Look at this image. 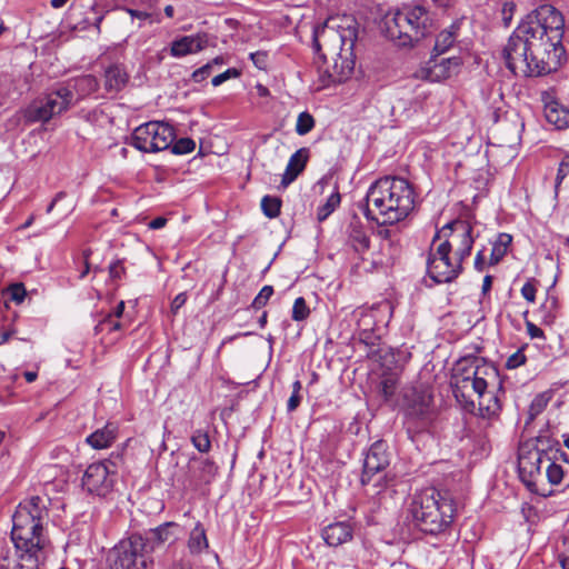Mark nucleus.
<instances>
[{"instance_id": "obj_1", "label": "nucleus", "mask_w": 569, "mask_h": 569, "mask_svg": "<svg viewBox=\"0 0 569 569\" xmlns=\"http://www.w3.org/2000/svg\"><path fill=\"white\" fill-rule=\"evenodd\" d=\"M565 19L551 4H541L518 24L502 49L506 67L515 74L539 77L559 68Z\"/></svg>"}, {"instance_id": "obj_2", "label": "nucleus", "mask_w": 569, "mask_h": 569, "mask_svg": "<svg viewBox=\"0 0 569 569\" xmlns=\"http://www.w3.org/2000/svg\"><path fill=\"white\" fill-rule=\"evenodd\" d=\"M46 518L48 510L40 497H31L17 507L11 530L17 560L11 559L6 541L0 540V569H40L48 546L43 533Z\"/></svg>"}, {"instance_id": "obj_3", "label": "nucleus", "mask_w": 569, "mask_h": 569, "mask_svg": "<svg viewBox=\"0 0 569 569\" xmlns=\"http://www.w3.org/2000/svg\"><path fill=\"white\" fill-rule=\"evenodd\" d=\"M358 38L355 20L329 18L312 31V48L318 54L323 87L347 80L355 68V44Z\"/></svg>"}, {"instance_id": "obj_4", "label": "nucleus", "mask_w": 569, "mask_h": 569, "mask_svg": "<svg viewBox=\"0 0 569 569\" xmlns=\"http://www.w3.org/2000/svg\"><path fill=\"white\" fill-rule=\"evenodd\" d=\"M415 191L408 180L386 176L368 189L361 204L368 220L379 224H395L406 219L415 208Z\"/></svg>"}, {"instance_id": "obj_5", "label": "nucleus", "mask_w": 569, "mask_h": 569, "mask_svg": "<svg viewBox=\"0 0 569 569\" xmlns=\"http://www.w3.org/2000/svg\"><path fill=\"white\" fill-rule=\"evenodd\" d=\"M497 379L498 370L495 366L477 358L460 360L453 375V395L469 410L475 408L471 393L477 395L481 417L490 419L501 410L498 396L487 392L489 385Z\"/></svg>"}, {"instance_id": "obj_6", "label": "nucleus", "mask_w": 569, "mask_h": 569, "mask_svg": "<svg viewBox=\"0 0 569 569\" xmlns=\"http://www.w3.org/2000/svg\"><path fill=\"white\" fill-rule=\"evenodd\" d=\"M408 516L421 532L437 536L452 523L453 506L438 491L427 489L413 495L408 507Z\"/></svg>"}, {"instance_id": "obj_7", "label": "nucleus", "mask_w": 569, "mask_h": 569, "mask_svg": "<svg viewBox=\"0 0 569 569\" xmlns=\"http://www.w3.org/2000/svg\"><path fill=\"white\" fill-rule=\"evenodd\" d=\"M432 24L431 13L419 4L389 12L383 19L386 36L399 46L418 42L431 32Z\"/></svg>"}, {"instance_id": "obj_8", "label": "nucleus", "mask_w": 569, "mask_h": 569, "mask_svg": "<svg viewBox=\"0 0 569 569\" xmlns=\"http://www.w3.org/2000/svg\"><path fill=\"white\" fill-rule=\"evenodd\" d=\"M392 313L390 302L382 301L370 308L361 307L353 311L357 328L355 335L366 347L375 348L380 345L385 328Z\"/></svg>"}, {"instance_id": "obj_9", "label": "nucleus", "mask_w": 569, "mask_h": 569, "mask_svg": "<svg viewBox=\"0 0 569 569\" xmlns=\"http://www.w3.org/2000/svg\"><path fill=\"white\" fill-rule=\"evenodd\" d=\"M403 410L406 430L412 440L428 431L436 419L432 396L423 388H412L405 395Z\"/></svg>"}, {"instance_id": "obj_10", "label": "nucleus", "mask_w": 569, "mask_h": 569, "mask_svg": "<svg viewBox=\"0 0 569 569\" xmlns=\"http://www.w3.org/2000/svg\"><path fill=\"white\" fill-rule=\"evenodd\" d=\"M555 446H558L557 441L546 436H539L533 448H520L518 469L528 488L532 489L536 485V477L541 475V468L549 461Z\"/></svg>"}, {"instance_id": "obj_11", "label": "nucleus", "mask_w": 569, "mask_h": 569, "mask_svg": "<svg viewBox=\"0 0 569 569\" xmlns=\"http://www.w3.org/2000/svg\"><path fill=\"white\" fill-rule=\"evenodd\" d=\"M174 137V129L169 123L150 121L134 129L131 146L142 152H158L168 149Z\"/></svg>"}, {"instance_id": "obj_12", "label": "nucleus", "mask_w": 569, "mask_h": 569, "mask_svg": "<svg viewBox=\"0 0 569 569\" xmlns=\"http://www.w3.org/2000/svg\"><path fill=\"white\" fill-rule=\"evenodd\" d=\"M462 263L455 254L451 257L450 244L448 240H443L436 249L431 247L427 259V272L436 283H449L461 274Z\"/></svg>"}, {"instance_id": "obj_13", "label": "nucleus", "mask_w": 569, "mask_h": 569, "mask_svg": "<svg viewBox=\"0 0 569 569\" xmlns=\"http://www.w3.org/2000/svg\"><path fill=\"white\" fill-rule=\"evenodd\" d=\"M390 463L388 445L383 440L375 441L365 455L362 473L360 482L362 486L372 485L376 490L373 493H380L386 487L385 470Z\"/></svg>"}, {"instance_id": "obj_14", "label": "nucleus", "mask_w": 569, "mask_h": 569, "mask_svg": "<svg viewBox=\"0 0 569 569\" xmlns=\"http://www.w3.org/2000/svg\"><path fill=\"white\" fill-rule=\"evenodd\" d=\"M473 228L467 220H453L445 224L438 230L432 239V244L440 239L448 240L450 251L455 250V256L465 261L471 253L475 237Z\"/></svg>"}, {"instance_id": "obj_15", "label": "nucleus", "mask_w": 569, "mask_h": 569, "mask_svg": "<svg viewBox=\"0 0 569 569\" xmlns=\"http://www.w3.org/2000/svg\"><path fill=\"white\" fill-rule=\"evenodd\" d=\"M146 542L142 536L132 535L128 539L121 540L110 551V561L112 569H139L144 567Z\"/></svg>"}, {"instance_id": "obj_16", "label": "nucleus", "mask_w": 569, "mask_h": 569, "mask_svg": "<svg viewBox=\"0 0 569 569\" xmlns=\"http://www.w3.org/2000/svg\"><path fill=\"white\" fill-rule=\"evenodd\" d=\"M116 482V470L108 461L93 462L87 467L81 479L82 489L90 495L106 497Z\"/></svg>"}, {"instance_id": "obj_17", "label": "nucleus", "mask_w": 569, "mask_h": 569, "mask_svg": "<svg viewBox=\"0 0 569 569\" xmlns=\"http://www.w3.org/2000/svg\"><path fill=\"white\" fill-rule=\"evenodd\" d=\"M460 66L461 59L458 57L439 59L436 54L427 63L426 78L432 82L442 81L457 73Z\"/></svg>"}, {"instance_id": "obj_18", "label": "nucleus", "mask_w": 569, "mask_h": 569, "mask_svg": "<svg viewBox=\"0 0 569 569\" xmlns=\"http://www.w3.org/2000/svg\"><path fill=\"white\" fill-rule=\"evenodd\" d=\"M209 46V37L206 33L183 36L171 43L172 57L181 58L190 53L202 51Z\"/></svg>"}, {"instance_id": "obj_19", "label": "nucleus", "mask_w": 569, "mask_h": 569, "mask_svg": "<svg viewBox=\"0 0 569 569\" xmlns=\"http://www.w3.org/2000/svg\"><path fill=\"white\" fill-rule=\"evenodd\" d=\"M347 244L358 254L366 253L370 248V236L366 226L358 217H353L346 230Z\"/></svg>"}, {"instance_id": "obj_20", "label": "nucleus", "mask_w": 569, "mask_h": 569, "mask_svg": "<svg viewBox=\"0 0 569 569\" xmlns=\"http://www.w3.org/2000/svg\"><path fill=\"white\" fill-rule=\"evenodd\" d=\"M64 88L69 89L72 96L73 106L79 101L91 96L99 89V81L92 74H84L67 82H63Z\"/></svg>"}, {"instance_id": "obj_21", "label": "nucleus", "mask_w": 569, "mask_h": 569, "mask_svg": "<svg viewBox=\"0 0 569 569\" xmlns=\"http://www.w3.org/2000/svg\"><path fill=\"white\" fill-rule=\"evenodd\" d=\"M321 537L330 547H338L353 537V528L349 521H337L326 526L321 531Z\"/></svg>"}, {"instance_id": "obj_22", "label": "nucleus", "mask_w": 569, "mask_h": 569, "mask_svg": "<svg viewBox=\"0 0 569 569\" xmlns=\"http://www.w3.org/2000/svg\"><path fill=\"white\" fill-rule=\"evenodd\" d=\"M129 73L122 63H111L104 69L103 87L109 93H118L129 82Z\"/></svg>"}, {"instance_id": "obj_23", "label": "nucleus", "mask_w": 569, "mask_h": 569, "mask_svg": "<svg viewBox=\"0 0 569 569\" xmlns=\"http://www.w3.org/2000/svg\"><path fill=\"white\" fill-rule=\"evenodd\" d=\"M309 157L310 150L306 147L298 149L295 153L291 154L281 179V186L283 188H287L290 183H292L305 170Z\"/></svg>"}, {"instance_id": "obj_24", "label": "nucleus", "mask_w": 569, "mask_h": 569, "mask_svg": "<svg viewBox=\"0 0 569 569\" xmlns=\"http://www.w3.org/2000/svg\"><path fill=\"white\" fill-rule=\"evenodd\" d=\"M42 97L46 100V106L49 107L51 112L53 111L56 116L66 112L73 106V98L69 89L64 88L63 83L58 84Z\"/></svg>"}, {"instance_id": "obj_25", "label": "nucleus", "mask_w": 569, "mask_h": 569, "mask_svg": "<svg viewBox=\"0 0 569 569\" xmlns=\"http://www.w3.org/2000/svg\"><path fill=\"white\" fill-rule=\"evenodd\" d=\"M117 438V426L108 422L103 428L97 429L94 432L89 435L86 442L93 449H106L109 448Z\"/></svg>"}, {"instance_id": "obj_26", "label": "nucleus", "mask_w": 569, "mask_h": 569, "mask_svg": "<svg viewBox=\"0 0 569 569\" xmlns=\"http://www.w3.org/2000/svg\"><path fill=\"white\" fill-rule=\"evenodd\" d=\"M565 457L566 452L559 448V445L555 446L549 461L546 463V477L548 482L552 486H558L563 480L565 470L562 466L557 462V460Z\"/></svg>"}, {"instance_id": "obj_27", "label": "nucleus", "mask_w": 569, "mask_h": 569, "mask_svg": "<svg viewBox=\"0 0 569 569\" xmlns=\"http://www.w3.org/2000/svg\"><path fill=\"white\" fill-rule=\"evenodd\" d=\"M460 22L455 21L448 29L442 30L436 38L433 51L437 56L446 53L456 42Z\"/></svg>"}, {"instance_id": "obj_28", "label": "nucleus", "mask_w": 569, "mask_h": 569, "mask_svg": "<svg viewBox=\"0 0 569 569\" xmlns=\"http://www.w3.org/2000/svg\"><path fill=\"white\" fill-rule=\"evenodd\" d=\"M26 117L31 122H48L56 114L46 106L44 98L40 97L27 108Z\"/></svg>"}, {"instance_id": "obj_29", "label": "nucleus", "mask_w": 569, "mask_h": 569, "mask_svg": "<svg viewBox=\"0 0 569 569\" xmlns=\"http://www.w3.org/2000/svg\"><path fill=\"white\" fill-rule=\"evenodd\" d=\"M512 242V237L509 233L501 232L492 242L491 254L489 259L490 266L498 264L507 254L508 248Z\"/></svg>"}, {"instance_id": "obj_30", "label": "nucleus", "mask_w": 569, "mask_h": 569, "mask_svg": "<svg viewBox=\"0 0 569 569\" xmlns=\"http://www.w3.org/2000/svg\"><path fill=\"white\" fill-rule=\"evenodd\" d=\"M208 539L206 536L204 528L200 522H197L194 528L191 530L188 539V548L191 553H200L208 548Z\"/></svg>"}, {"instance_id": "obj_31", "label": "nucleus", "mask_w": 569, "mask_h": 569, "mask_svg": "<svg viewBox=\"0 0 569 569\" xmlns=\"http://www.w3.org/2000/svg\"><path fill=\"white\" fill-rule=\"evenodd\" d=\"M541 315V323L551 326L559 315V301L555 296H548L539 308Z\"/></svg>"}, {"instance_id": "obj_32", "label": "nucleus", "mask_w": 569, "mask_h": 569, "mask_svg": "<svg viewBox=\"0 0 569 569\" xmlns=\"http://www.w3.org/2000/svg\"><path fill=\"white\" fill-rule=\"evenodd\" d=\"M547 121L556 129L569 127V110L563 107H549L546 109Z\"/></svg>"}, {"instance_id": "obj_33", "label": "nucleus", "mask_w": 569, "mask_h": 569, "mask_svg": "<svg viewBox=\"0 0 569 569\" xmlns=\"http://www.w3.org/2000/svg\"><path fill=\"white\" fill-rule=\"evenodd\" d=\"M192 446L201 453H208L211 450V440L204 429H196L190 437Z\"/></svg>"}, {"instance_id": "obj_34", "label": "nucleus", "mask_w": 569, "mask_h": 569, "mask_svg": "<svg viewBox=\"0 0 569 569\" xmlns=\"http://www.w3.org/2000/svg\"><path fill=\"white\" fill-rule=\"evenodd\" d=\"M341 197L339 192L331 193L326 202L318 208L317 218L319 221L326 220L340 204Z\"/></svg>"}, {"instance_id": "obj_35", "label": "nucleus", "mask_w": 569, "mask_h": 569, "mask_svg": "<svg viewBox=\"0 0 569 569\" xmlns=\"http://www.w3.org/2000/svg\"><path fill=\"white\" fill-rule=\"evenodd\" d=\"M569 188V154L565 156L561 162L559 163L555 189L558 192L560 189Z\"/></svg>"}, {"instance_id": "obj_36", "label": "nucleus", "mask_w": 569, "mask_h": 569, "mask_svg": "<svg viewBox=\"0 0 569 569\" xmlns=\"http://www.w3.org/2000/svg\"><path fill=\"white\" fill-rule=\"evenodd\" d=\"M281 199L272 196H264L261 199V210L266 217L273 219L280 214Z\"/></svg>"}, {"instance_id": "obj_37", "label": "nucleus", "mask_w": 569, "mask_h": 569, "mask_svg": "<svg viewBox=\"0 0 569 569\" xmlns=\"http://www.w3.org/2000/svg\"><path fill=\"white\" fill-rule=\"evenodd\" d=\"M315 118L307 111L298 114L296 123V132L299 136H306L315 128Z\"/></svg>"}, {"instance_id": "obj_38", "label": "nucleus", "mask_w": 569, "mask_h": 569, "mask_svg": "<svg viewBox=\"0 0 569 569\" xmlns=\"http://www.w3.org/2000/svg\"><path fill=\"white\" fill-rule=\"evenodd\" d=\"M177 527L178 525L174 522L162 523L159 527L150 530L151 539L156 540L158 543H163L168 541L172 536L170 530Z\"/></svg>"}, {"instance_id": "obj_39", "label": "nucleus", "mask_w": 569, "mask_h": 569, "mask_svg": "<svg viewBox=\"0 0 569 569\" xmlns=\"http://www.w3.org/2000/svg\"><path fill=\"white\" fill-rule=\"evenodd\" d=\"M548 402L549 397H547L546 393L537 395L529 406V419L533 420L537 416H539L547 408Z\"/></svg>"}, {"instance_id": "obj_40", "label": "nucleus", "mask_w": 569, "mask_h": 569, "mask_svg": "<svg viewBox=\"0 0 569 569\" xmlns=\"http://www.w3.org/2000/svg\"><path fill=\"white\" fill-rule=\"evenodd\" d=\"M309 315H310V309L307 306L305 298H302V297L297 298L293 302L291 318L295 321H303L309 317Z\"/></svg>"}, {"instance_id": "obj_41", "label": "nucleus", "mask_w": 569, "mask_h": 569, "mask_svg": "<svg viewBox=\"0 0 569 569\" xmlns=\"http://www.w3.org/2000/svg\"><path fill=\"white\" fill-rule=\"evenodd\" d=\"M172 152L174 154H187L194 150L196 143L190 138H180L176 142H172Z\"/></svg>"}, {"instance_id": "obj_42", "label": "nucleus", "mask_w": 569, "mask_h": 569, "mask_svg": "<svg viewBox=\"0 0 569 569\" xmlns=\"http://www.w3.org/2000/svg\"><path fill=\"white\" fill-rule=\"evenodd\" d=\"M272 295L273 287L269 284L263 286L259 293L253 299L251 307L257 310L264 307L268 303L269 299L272 297Z\"/></svg>"}, {"instance_id": "obj_43", "label": "nucleus", "mask_w": 569, "mask_h": 569, "mask_svg": "<svg viewBox=\"0 0 569 569\" xmlns=\"http://www.w3.org/2000/svg\"><path fill=\"white\" fill-rule=\"evenodd\" d=\"M250 60L259 70H267L269 66V53L267 51L251 52L249 56Z\"/></svg>"}, {"instance_id": "obj_44", "label": "nucleus", "mask_w": 569, "mask_h": 569, "mask_svg": "<svg viewBox=\"0 0 569 569\" xmlns=\"http://www.w3.org/2000/svg\"><path fill=\"white\" fill-rule=\"evenodd\" d=\"M241 74L237 68H229L224 72L217 74L212 78L211 83L213 87H219L229 79L239 78Z\"/></svg>"}, {"instance_id": "obj_45", "label": "nucleus", "mask_w": 569, "mask_h": 569, "mask_svg": "<svg viewBox=\"0 0 569 569\" xmlns=\"http://www.w3.org/2000/svg\"><path fill=\"white\" fill-rule=\"evenodd\" d=\"M529 311L526 310L523 312V318L527 319ZM527 333L531 339H546L545 332L542 329H540L538 326H536L533 322L526 320L525 321Z\"/></svg>"}, {"instance_id": "obj_46", "label": "nucleus", "mask_w": 569, "mask_h": 569, "mask_svg": "<svg viewBox=\"0 0 569 569\" xmlns=\"http://www.w3.org/2000/svg\"><path fill=\"white\" fill-rule=\"evenodd\" d=\"M10 299L16 303H21L27 295L26 288L22 283H13L8 289Z\"/></svg>"}, {"instance_id": "obj_47", "label": "nucleus", "mask_w": 569, "mask_h": 569, "mask_svg": "<svg viewBox=\"0 0 569 569\" xmlns=\"http://www.w3.org/2000/svg\"><path fill=\"white\" fill-rule=\"evenodd\" d=\"M537 288L533 279H529L521 288V296L530 303L536 301Z\"/></svg>"}, {"instance_id": "obj_48", "label": "nucleus", "mask_w": 569, "mask_h": 569, "mask_svg": "<svg viewBox=\"0 0 569 569\" xmlns=\"http://www.w3.org/2000/svg\"><path fill=\"white\" fill-rule=\"evenodd\" d=\"M109 276L111 280H120L126 276L122 260H117L109 266Z\"/></svg>"}, {"instance_id": "obj_49", "label": "nucleus", "mask_w": 569, "mask_h": 569, "mask_svg": "<svg viewBox=\"0 0 569 569\" xmlns=\"http://www.w3.org/2000/svg\"><path fill=\"white\" fill-rule=\"evenodd\" d=\"M526 356L521 349L512 353L506 361L507 369H516L526 362Z\"/></svg>"}, {"instance_id": "obj_50", "label": "nucleus", "mask_w": 569, "mask_h": 569, "mask_svg": "<svg viewBox=\"0 0 569 569\" xmlns=\"http://www.w3.org/2000/svg\"><path fill=\"white\" fill-rule=\"evenodd\" d=\"M212 71L213 70L211 69V67L208 63H206L192 72L191 79L192 81L200 83L204 81L207 78H209Z\"/></svg>"}, {"instance_id": "obj_51", "label": "nucleus", "mask_w": 569, "mask_h": 569, "mask_svg": "<svg viewBox=\"0 0 569 569\" xmlns=\"http://www.w3.org/2000/svg\"><path fill=\"white\" fill-rule=\"evenodd\" d=\"M516 10V4L511 1H507L502 4L501 8V17L503 24L508 27L512 20L513 13Z\"/></svg>"}, {"instance_id": "obj_52", "label": "nucleus", "mask_w": 569, "mask_h": 569, "mask_svg": "<svg viewBox=\"0 0 569 569\" xmlns=\"http://www.w3.org/2000/svg\"><path fill=\"white\" fill-rule=\"evenodd\" d=\"M380 393L385 401H389L395 395V383L391 379H385L380 383Z\"/></svg>"}, {"instance_id": "obj_53", "label": "nucleus", "mask_w": 569, "mask_h": 569, "mask_svg": "<svg viewBox=\"0 0 569 569\" xmlns=\"http://www.w3.org/2000/svg\"><path fill=\"white\" fill-rule=\"evenodd\" d=\"M100 326H108L109 331H117L122 329V323L117 318H114L112 313H108L100 322Z\"/></svg>"}, {"instance_id": "obj_54", "label": "nucleus", "mask_w": 569, "mask_h": 569, "mask_svg": "<svg viewBox=\"0 0 569 569\" xmlns=\"http://www.w3.org/2000/svg\"><path fill=\"white\" fill-rule=\"evenodd\" d=\"M187 299L188 297L186 292H180L177 295L171 302V312L177 315L179 309L186 303Z\"/></svg>"}, {"instance_id": "obj_55", "label": "nucleus", "mask_w": 569, "mask_h": 569, "mask_svg": "<svg viewBox=\"0 0 569 569\" xmlns=\"http://www.w3.org/2000/svg\"><path fill=\"white\" fill-rule=\"evenodd\" d=\"M200 465H201V471L206 476H208V477L214 476L217 467L213 461H211L210 459H203L200 461Z\"/></svg>"}, {"instance_id": "obj_56", "label": "nucleus", "mask_w": 569, "mask_h": 569, "mask_svg": "<svg viewBox=\"0 0 569 569\" xmlns=\"http://www.w3.org/2000/svg\"><path fill=\"white\" fill-rule=\"evenodd\" d=\"M475 269L479 272L483 271L486 268V256L485 249H481L477 252L473 262Z\"/></svg>"}, {"instance_id": "obj_57", "label": "nucleus", "mask_w": 569, "mask_h": 569, "mask_svg": "<svg viewBox=\"0 0 569 569\" xmlns=\"http://www.w3.org/2000/svg\"><path fill=\"white\" fill-rule=\"evenodd\" d=\"M301 402V396L299 393H291L288 402H287V410L289 412L295 411Z\"/></svg>"}, {"instance_id": "obj_58", "label": "nucleus", "mask_w": 569, "mask_h": 569, "mask_svg": "<svg viewBox=\"0 0 569 569\" xmlns=\"http://www.w3.org/2000/svg\"><path fill=\"white\" fill-rule=\"evenodd\" d=\"M167 222L168 220L164 217H157L148 223V227L152 230H158L163 228L167 224Z\"/></svg>"}, {"instance_id": "obj_59", "label": "nucleus", "mask_w": 569, "mask_h": 569, "mask_svg": "<svg viewBox=\"0 0 569 569\" xmlns=\"http://www.w3.org/2000/svg\"><path fill=\"white\" fill-rule=\"evenodd\" d=\"M126 11L132 17V18H138V19H141V20H146L150 17V14L146 11H140V10H134V9H130V8H126Z\"/></svg>"}, {"instance_id": "obj_60", "label": "nucleus", "mask_w": 569, "mask_h": 569, "mask_svg": "<svg viewBox=\"0 0 569 569\" xmlns=\"http://www.w3.org/2000/svg\"><path fill=\"white\" fill-rule=\"evenodd\" d=\"M492 280H493V278L490 274H487L483 278L482 288H481V291H482L483 296L488 295L489 291L491 290Z\"/></svg>"}, {"instance_id": "obj_61", "label": "nucleus", "mask_w": 569, "mask_h": 569, "mask_svg": "<svg viewBox=\"0 0 569 569\" xmlns=\"http://www.w3.org/2000/svg\"><path fill=\"white\" fill-rule=\"evenodd\" d=\"M207 63L211 67L212 70H214L216 67H220L222 64H226L227 60L224 59L223 56H217L216 58H213L212 60H210Z\"/></svg>"}, {"instance_id": "obj_62", "label": "nucleus", "mask_w": 569, "mask_h": 569, "mask_svg": "<svg viewBox=\"0 0 569 569\" xmlns=\"http://www.w3.org/2000/svg\"><path fill=\"white\" fill-rule=\"evenodd\" d=\"M124 301H120L117 307L114 308V310L111 312L113 315L114 318L119 319L122 317L123 315V311H124Z\"/></svg>"}, {"instance_id": "obj_63", "label": "nucleus", "mask_w": 569, "mask_h": 569, "mask_svg": "<svg viewBox=\"0 0 569 569\" xmlns=\"http://www.w3.org/2000/svg\"><path fill=\"white\" fill-rule=\"evenodd\" d=\"M23 377H24L27 382H33V381H36L38 375L34 371H26L23 373Z\"/></svg>"}, {"instance_id": "obj_64", "label": "nucleus", "mask_w": 569, "mask_h": 569, "mask_svg": "<svg viewBox=\"0 0 569 569\" xmlns=\"http://www.w3.org/2000/svg\"><path fill=\"white\" fill-rule=\"evenodd\" d=\"M559 562L562 569H569V556H559Z\"/></svg>"}]
</instances>
